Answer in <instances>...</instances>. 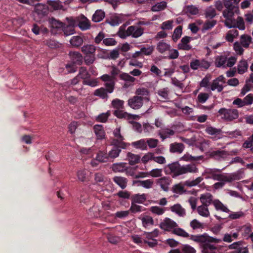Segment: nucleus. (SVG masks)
I'll return each mask as SVG.
<instances>
[{
    "label": "nucleus",
    "instance_id": "nucleus-1",
    "mask_svg": "<svg viewBox=\"0 0 253 253\" xmlns=\"http://www.w3.org/2000/svg\"><path fill=\"white\" fill-rule=\"evenodd\" d=\"M241 0H227L224 2L226 9L223 12V16L226 18L224 24L229 28H238L241 30L245 29L244 19L241 16H238L236 19L233 17L235 13L238 14L239 8L236 4Z\"/></svg>",
    "mask_w": 253,
    "mask_h": 253
},
{
    "label": "nucleus",
    "instance_id": "nucleus-2",
    "mask_svg": "<svg viewBox=\"0 0 253 253\" xmlns=\"http://www.w3.org/2000/svg\"><path fill=\"white\" fill-rule=\"evenodd\" d=\"M164 171L166 174L171 175L173 178H175L188 173H197L198 169L193 164L181 165L178 162H175L166 166Z\"/></svg>",
    "mask_w": 253,
    "mask_h": 253
},
{
    "label": "nucleus",
    "instance_id": "nucleus-3",
    "mask_svg": "<svg viewBox=\"0 0 253 253\" xmlns=\"http://www.w3.org/2000/svg\"><path fill=\"white\" fill-rule=\"evenodd\" d=\"M144 30V28L141 27L134 25L129 26L126 30L125 26L123 25L120 27L118 32V35L121 38L123 39L129 36L134 38H138L143 34Z\"/></svg>",
    "mask_w": 253,
    "mask_h": 253
},
{
    "label": "nucleus",
    "instance_id": "nucleus-4",
    "mask_svg": "<svg viewBox=\"0 0 253 253\" xmlns=\"http://www.w3.org/2000/svg\"><path fill=\"white\" fill-rule=\"evenodd\" d=\"M129 145V143L126 142L120 143L118 140H112L111 142L112 148L108 153L109 158L114 159L118 157L121 152V149H126Z\"/></svg>",
    "mask_w": 253,
    "mask_h": 253
},
{
    "label": "nucleus",
    "instance_id": "nucleus-5",
    "mask_svg": "<svg viewBox=\"0 0 253 253\" xmlns=\"http://www.w3.org/2000/svg\"><path fill=\"white\" fill-rule=\"evenodd\" d=\"M190 240L195 242H210L219 243L221 242L220 239H217L209 236L207 233L202 235H193L190 236Z\"/></svg>",
    "mask_w": 253,
    "mask_h": 253
},
{
    "label": "nucleus",
    "instance_id": "nucleus-6",
    "mask_svg": "<svg viewBox=\"0 0 253 253\" xmlns=\"http://www.w3.org/2000/svg\"><path fill=\"white\" fill-rule=\"evenodd\" d=\"M220 115H223L224 118L229 121H231L238 117V111L235 109H227L225 108H221L218 111Z\"/></svg>",
    "mask_w": 253,
    "mask_h": 253
},
{
    "label": "nucleus",
    "instance_id": "nucleus-7",
    "mask_svg": "<svg viewBox=\"0 0 253 253\" xmlns=\"http://www.w3.org/2000/svg\"><path fill=\"white\" fill-rule=\"evenodd\" d=\"M48 13V10L45 5L38 3L35 5L33 12L34 16L35 18L38 17L39 19H41L46 16Z\"/></svg>",
    "mask_w": 253,
    "mask_h": 253
},
{
    "label": "nucleus",
    "instance_id": "nucleus-8",
    "mask_svg": "<svg viewBox=\"0 0 253 253\" xmlns=\"http://www.w3.org/2000/svg\"><path fill=\"white\" fill-rule=\"evenodd\" d=\"M243 243V241H240L230 245L229 246V249L235 250L230 253H248L249 251L248 248L242 247Z\"/></svg>",
    "mask_w": 253,
    "mask_h": 253
},
{
    "label": "nucleus",
    "instance_id": "nucleus-9",
    "mask_svg": "<svg viewBox=\"0 0 253 253\" xmlns=\"http://www.w3.org/2000/svg\"><path fill=\"white\" fill-rule=\"evenodd\" d=\"M143 104L142 99L138 96L135 95L129 98L128 100V105L133 109H138L140 108Z\"/></svg>",
    "mask_w": 253,
    "mask_h": 253
},
{
    "label": "nucleus",
    "instance_id": "nucleus-10",
    "mask_svg": "<svg viewBox=\"0 0 253 253\" xmlns=\"http://www.w3.org/2000/svg\"><path fill=\"white\" fill-rule=\"evenodd\" d=\"M178 224L171 219L166 217L160 224V227L165 230L169 231L172 229L176 228Z\"/></svg>",
    "mask_w": 253,
    "mask_h": 253
},
{
    "label": "nucleus",
    "instance_id": "nucleus-11",
    "mask_svg": "<svg viewBox=\"0 0 253 253\" xmlns=\"http://www.w3.org/2000/svg\"><path fill=\"white\" fill-rule=\"evenodd\" d=\"M113 114L119 119H125L127 120L135 119V116L124 111V109L115 110L113 112Z\"/></svg>",
    "mask_w": 253,
    "mask_h": 253
},
{
    "label": "nucleus",
    "instance_id": "nucleus-12",
    "mask_svg": "<svg viewBox=\"0 0 253 253\" xmlns=\"http://www.w3.org/2000/svg\"><path fill=\"white\" fill-rule=\"evenodd\" d=\"M69 56L71 62L77 65H80L83 62V57L81 53L76 51H70Z\"/></svg>",
    "mask_w": 253,
    "mask_h": 253
},
{
    "label": "nucleus",
    "instance_id": "nucleus-13",
    "mask_svg": "<svg viewBox=\"0 0 253 253\" xmlns=\"http://www.w3.org/2000/svg\"><path fill=\"white\" fill-rule=\"evenodd\" d=\"M191 38L188 36H185L181 40V43L178 44V48L179 49L184 50H189L192 48V46L188 44Z\"/></svg>",
    "mask_w": 253,
    "mask_h": 253
},
{
    "label": "nucleus",
    "instance_id": "nucleus-14",
    "mask_svg": "<svg viewBox=\"0 0 253 253\" xmlns=\"http://www.w3.org/2000/svg\"><path fill=\"white\" fill-rule=\"evenodd\" d=\"M135 94L136 96L140 97L143 101H149L150 100L149 97L150 91L147 88L144 87L139 88L136 90Z\"/></svg>",
    "mask_w": 253,
    "mask_h": 253
},
{
    "label": "nucleus",
    "instance_id": "nucleus-15",
    "mask_svg": "<svg viewBox=\"0 0 253 253\" xmlns=\"http://www.w3.org/2000/svg\"><path fill=\"white\" fill-rule=\"evenodd\" d=\"M170 47L171 46L169 44L166 42L164 40H162L157 44L156 49L159 52L164 54L170 49Z\"/></svg>",
    "mask_w": 253,
    "mask_h": 253
},
{
    "label": "nucleus",
    "instance_id": "nucleus-16",
    "mask_svg": "<svg viewBox=\"0 0 253 253\" xmlns=\"http://www.w3.org/2000/svg\"><path fill=\"white\" fill-rule=\"evenodd\" d=\"M112 179L114 182L122 189H124L126 187L128 182V180L126 178L121 176H115Z\"/></svg>",
    "mask_w": 253,
    "mask_h": 253
},
{
    "label": "nucleus",
    "instance_id": "nucleus-17",
    "mask_svg": "<svg viewBox=\"0 0 253 253\" xmlns=\"http://www.w3.org/2000/svg\"><path fill=\"white\" fill-rule=\"evenodd\" d=\"M200 200L202 205L208 207L212 203H213V197L210 193H206L201 195Z\"/></svg>",
    "mask_w": 253,
    "mask_h": 253
},
{
    "label": "nucleus",
    "instance_id": "nucleus-18",
    "mask_svg": "<svg viewBox=\"0 0 253 253\" xmlns=\"http://www.w3.org/2000/svg\"><path fill=\"white\" fill-rule=\"evenodd\" d=\"M170 211L179 216L184 217L186 215L185 210L179 204H176L170 208Z\"/></svg>",
    "mask_w": 253,
    "mask_h": 253
},
{
    "label": "nucleus",
    "instance_id": "nucleus-19",
    "mask_svg": "<svg viewBox=\"0 0 253 253\" xmlns=\"http://www.w3.org/2000/svg\"><path fill=\"white\" fill-rule=\"evenodd\" d=\"M210 156L211 158L216 160H220L224 159L227 156V152L224 150H217L212 151L210 153Z\"/></svg>",
    "mask_w": 253,
    "mask_h": 253
},
{
    "label": "nucleus",
    "instance_id": "nucleus-20",
    "mask_svg": "<svg viewBox=\"0 0 253 253\" xmlns=\"http://www.w3.org/2000/svg\"><path fill=\"white\" fill-rule=\"evenodd\" d=\"M78 26L82 30H86L90 28V23L86 17L82 15L79 21Z\"/></svg>",
    "mask_w": 253,
    "mask_h": 253
},
{
    "label": "nucleus",
    "instance_id": "nucleus-21",
    "mask_svg": "<svg viewBox=\"0 0 253 253\" xmlns=\"http://www.w3.org/2000/svg\"><path fill=\"white\" fill-rule=\"evenodd\" d=\"M184 148V145L182 143H173L170 144L169 151L171 153H181Z\"/></svg>",
    "mask_w": 253,
    "mask_h": 253
},
{
    "label": "nucleus",
    "instance_id": "nucleus-22",
    "mask_svg": "<svg viewBox=\"0 0 253 253\" xmlns=\"http://www.w3.org/2000/svg\"><path fill=\"white\" fill-rule=\"evenodd\" d=\"M65 36H69L75 33V26L73 22L68 24L64 23L62 31Z\"/></svg>",
    "mask_w": 253,
    "mask_h": 253
},
{
    "label": "nucleus",
    "instance_id": "nucleus-23",
    "mask_svg": "<svg viewBox=\"0 0 253 253\" xmlns=\"http://www.w3.org/2000/svg\"><path fill=\"white\" fill-rule=\"evenodd\" d=\"M147 195L145 194H136L132 195L130 197L131 202L138 204H143L147 199Z\"/></svg>",
    "mask_w": 253,
    "mask_h": 253
},
{
    "label": "nucleus",
    "instance_id": "nucleus-24",
    "mask_svg": "<svg viewBox=\"0 0 253 253\" xmlns=\"http://www.w3.org/2000/svg\"><path fill=\"white\" fill-rule=\"evenodd\" d=\"M93 130L98 139L104 138L105 133L102 126L96 125L93 126Z\"/></svg>",
    "mask_w": 253,
    "mask_h": 253
},
{
    "label": "nucleus",
    "instance_id": "nucleus-25",
    "mask_svg": "<svg viewBox=\"0 0 253 253\" xmlns=\"http://www.w3.org/2000/svg\"><path fill=\"white\" fill-rule=\"evenodd\" d=\"M131 145L134 148L139 149L141 150H146L147 149L146 139H141L139 140L133 142L131 143Z\"/></svg>",
    "mask_w": 253,
    "mask_h": 253
},
{
    "label": "nucleus",
    "instance_id": "nucleus-26",
    "mask_svg": "<svg viewBox=\"0 0 253 253\" xmlns=\"http://www.w3.org/2000/svg\"><path fill=\"white\" fill-rule=\"evenodd\" d=\"M154 182L152 179H147L145 180H134L133 184H137L138 186H142L146 189H149L152 187Z\"/></svg>",
    "mask_w": 253,
    "mask_h": 253
},
{
    "label": "nucleus",
    "instance_id": "nucleus-27",
    "mask_svg": "<svg viewBox=\"0 0 253 253\" xmlns=\"http://www.w3.org/2000/svg\"><path fill=\"white\" fill-rule=\"evenodd\" d=\"M127 164L125 163H116L112 165V170L115 172H122L126 170Z\"/></svg>",
    "mask_w": 253,
    "mask_h": 253
},
{
    "label": "nucleus",
    "instance_id": "nucleus-28",
    "mask_svg": "<svg viewBox=\"0 0 253 253\" xmlns=\"http://www.w3.org/2000/svg\"><path fill=\"white\" fill-rule=\"evenodd\" d=\"M105 15V12L101 9H98L95 11L92 17V20L94 22H99L102 21Z\"/></svg>",
    "mask_w": 253,
    "mask_h": 253
},
{
    "label": "nucleus",
    "instance_id": "nucleus-29",
    "mask_svg": "<svg viewBox=\"0 0 253 253\" xmlns=\"http://www.w3.org/2000/svg\"><path fill=\"white\" fill-rule=\"evenodd\" d=\"M108 154L104 151H99L96 155V160L98 162L104 163L109 160Z\"/></svg>",
    "mask_w": 253,
    "mask_h": 253
},
{
    "label": "nucleus",
    "instance_id": "nucleus-30",
    "mask_svg": "<svg viewBox=\"0 0 253 253\" xmlns=\"http://www.w3.org/2000/svg\"><path fill=\"white\" fill-rule=\"evenodd\" d=\"M197 211L199 215L205 217H209L210 214L208 207L203 205L198 206Z\"/></svg>",
    "mask_w": 253,
    "mask_h": 253
},
{
    "label": "nucleus",
    "instance_id": "nucleus-31",
    "mask_svg": "<svg viewBox=\"0 0 253 253\" xmlns=\"http://www.w3.org/2000/svg\"><path fill=\"white\" fill-rule=\"evenodd\" d=\"M51 27L53 29H56L57 32H61L62 31L64 23L56 20L54 18H52L50 22Z\"/></svg>",
    "mask_w": 253,
    "mask_h": 253
},
{
    "label": "nucleus",
    "instance_id": "nucleus-32",
    "mask_svg": "<svg viewBox=\"0 0 253 253\" xmlns=\"http://www.w3.org/2000/svg\"><path fill=\"white\" fill-rule=\"evenodd\" d=\"M127 157L130 165H134L138 164L140 160V157L139 155L132 154L130 152L127 153Z\"/></svg>",
    "mask_w": 253,
    "mask_h": 253
},
{
    "label": "nucleus",
    "instance_id": "nucleus-33",
    "mask_svg": "<svg viewBox=\"0 0 253 253\" xmlns=\"http://www.w3.org/2000/svg\"><path fill=\"white\" fill-rule=\"evenodd\" d=\"M227 57L223 55L218 56L215 58V66L216 67L226 68Z\"/></svg>",
    "mask_w": 253,
    "mask_h": 253
},
{
    "label": "nucleus",
    "instance_id": "nucleus-34",
    "mask_svg": "<svg viewBox=\"0 0 253 253\" xmlns=\"http://www.w3.org/2000/svg\"><path fill=\"white\" fill-rule=\"evenodd\" d=\"M187 14L196 15L199 13V9L193 5H186L183 9Z\"/></svg>",
    "mask_w": 253,
    "mask_h": 253
},
{
    "label": "nucleus",
    "instance_id": "nucleus-35",
    "mask_svg": "<svg viewBox=\"0 0 253 253\" xmlns=\"http://www.w3.org/2000/svg\"><path fill=\"white\" fill-rule=\"evenodd\" d=\"M84 42L83 38L79 36H73L71 38L70 42L73 46L79 47L81 46Z\"/></svg>",
    "mask_w": 253,
    "mask_h": 253
},
{
    "label": "nucleus",
    "instance_id": "nucleus-36",
    "mask_svg": "<svg viewBox=\"0 0 253 253\" xmlns=\"http://www.w3.org/2000/svg\"><path fill=\"white\" fill-rule=\"evenodd\" d=\"M124 101L118 98H116L112 101L111 105L116 110L124 109Z\"/></svg>",
    "mask_w": 253,
    "mask_h": 253
},
{
    "label": "nucleus",
    "instance_id": "nucleus-37",
    "mask_svg": "<svg viewBox=\"0 0 253 253\" xmlns=\"http://www.w3.org/2000/svg\"><path fill=\"white\" fill-rule=\"evenodd\" d=\"M107 93L108 92L105 88L100 87L95 90L94 95L98 96L102 99H107L108 97Z\"/></svg>",
    "mask_w": 253,
    "mask_h": 253
},
{
    "label": "nucleus",
    "instance_id": "nucleus-38",
    "mask_svg": "<svg viewBox=\"0 0 253 253\" xmlns=\"http://www.w3.org/2000/svg\"><path fill=\"white\" fill-rule=\"evenodd\" d=\"M216 23L217 21L215 20H206L203 25L202 32H204L212 29Z\"/></svg>",
    "mask_w": 253,
    "mask_h": 253
},
{
    "label": "nucleus",
    "instance_id": "nucleus-39",
    "mask_svg": "<svg viewBox=\"0 0 253 253\" xmlns=\"http://www.w3.org/2000/svg\"><path fill=\"white\" fill-rule=\"evenodd\" d=\"M213 204L216 210H220L225 212H229L230 210L226 207L219 200H215L213 201Z\"/></svg>",
    "mask_w": 253,
    "mask_h": 253
},
{
    "label": "nucleus",
    "instance_id": "nucleus-40",
    "mask_svg": "<svg viewBox=\"0 0 253 253\" xmlns=\"http://www.w3.org/2000/svg\"><path fill=\"white\" fill-rule=\"evenodd\" d=\"M167 5V3L165 1H162L157 3L151 7V10L153 12L160 11L164 10Z\"/></svg>",
    "mask_w": 253,
    "mask_h": 253
},
{
    "label": "nucleus",
    "instance_id": "nucleus-41",
    "mask_svg": "<svg viewBox=\"0 0 253 253\" xmlns=\"http://www.w3.org/2000/svg\"><path fill=\"white\" fill-rule=\"evenodd\" d=\"M248 64L246 60H242L240 61L238 65V72L240 74H243L246 72L248 69Z\"/></svg>",
    "mask_w": 253,
    "mask_h": 253
},
{
    "label": "nucleus",
    "instance_id": "nucleus-42",
    "mask_svg": "<svg viewBox=\"0 0 253 253\" xmlns=\"http://www.w3.org/2000/svg\"><path fill=\"white\" fill-rule=\"evenodd\" d=\"M174 131L172 129L166 128L163 129L161 132H160L159 134L161 138L163 140L165 139L166 138L170 137L174 135Z\"/></svg>",
    "mask_w": 253,
    "mask_h": 253
},
{
    "label": "nucleus",
    "instance_id": "nucleus-43",
    "mask_svg": "<svg viewBox=\"0 0 253 253\" xmlns=\"http://www.w3.org/2000/svg\"><path fill=\"white\" fill-rule=\"evenodd\" d=\"M158 183L161 186V188L165 191H168L169 190L168 185L169 184V180L166 177H163L158 179Z\"/></svg>",
    "mask_w": 253,
    "mask_h": 253
},
{
    "label": "nucleus",
    "instance_id": "nucleus-44",
    "mask_svg": "<svg viewBox=\"0 0 253 253\" xmlns=\"http://www.w3.org/2000/svg\"><path fill=\"white\" fill-rule=\"evenodd\" d=\"M221 172H216L214 179V180L219 181H231L232 178L231 176H227L224 174L220 173Z\"/></svg>",
    "mask_w": 253,
    "mask_h": 253
},
{
    "label": "nucleus",
    "instance_id": "nucleus-45",
    "mask_svg": "<svg viewBox=\"0 0 253 253\" xmlns=\"http://www.w3.org/2000/svg\"><path fill=\"white\" fill-rule=\"evenodd\" d=\"M252 38L250 36L247 35H243L241 37V43L242 45L247 48L249 47Z\"/></svg>",
    "mask_w": 253,
    "mask_h": 253
},
{
    "label": "nucleus",
    "instance_id": "nucleus-46",
    "mask_svg": "<svg viewBox=\"0 0 253 253\" xmlns=\"http://www.w3.org/2000/svg\"><path fill=\"white\" fill-rule=\"evenodd\" d=\"M95 50V47L90 44L84 45L82 47V51L86 55L94 54Z\"/></svg>",
    "mask_w": 253,
    "mask_h": 253
},
{
    "label": "nucleus",
    "instance_id": "nucleus-47",
    "mask_svg": "<svg viewBox=\"0 0 253 253\" xmlns=\"http://www.w3.org/2000/svg\"><path fill=\"white\" fill-rule=\"evenodd\" d=\"M190 227L194 230L201 229L204 228V224L200 222L196 219L192 220L190 223Z\"/></svg>",
    "mask_w": 253,
    "mask_h": 253
},
{
    "label": "nucleus",
    "instance_id": "nucleus-48",
    "mask_svg": "<svg viewBox=\"0 0 253 253\" xmlns=\"http://www.w3.org/2000/svg\"><path fill=\"white\" fill-rule=\"evenodd\" d=\"M182 26H178L174 29L172 36V39L173 42H176L180 38L182 35Z\"/></svg>",
    "mask_w": 253,
    "mask_h": 253
},
{
    "label": "nucleus",
    "instance_id": "nucleus-49",
    "mask_svg": "<svg viewBox=\"0 0 253 253\" xmlns=\"http://www.w3.org/2000/svg\"><path fill=\"white\" fill-rule=\"evenodd\" d=\"M198 243L202 244V247L203 248V252L204 253L207 252L210 250L211 251H214L216 249V247L213 245L211 244L210 242H197Z\"/></svg>",
    "mask_w": 253,
    "mask_h": 253
},
{
    "label": "nucleus",
    "instance_id": "nucleus-50",
    "mask_svg": "<svg viewBox=\"0 0 253 253\" xmlns=\"http://www.w3.org/2000/svg\"><path fill=\"white\" fill-rule=\"evenodd\" d=\"M113 134L115 136V138L113 140H118L120 143L125 142L124 141V137L121 134V127H117L115 128L113 131Z\"/></svg>",
    "mask_w": 253,
    "mask_h": 253
},
{
    "label": "nucleus",
    "instance_id": "nucleus-51",
    "mask_svg": "<svg viewBox=\"0 0 253 253\" xmlns=\"http://www.w3.org/2000/svg\"><path fill=\"white\" fill-rule=\"evenodd\" d=\"M172 233L175 235L185 238L189 237L190 238V236L191 235H190L184 229L180 228H176L173 229L172 230Z\"/></svg>",
    "mask_w": 253,
    "mask_h": 253
},
{
    "label": "nucleus",
    "instance_id": "nucleus-52",
    "mask_svg": "<svg viewBox=\"0 0 253 253\" xmlns=\"http://www.w3.org/2000/svg\"><path fill=\"white\" fill-rule=\"evenodd\" d=\"M78 76L84 80L86 78H90V75L87 71L86 68L84 67H81L79 69V73Z\"/></svg>",
    "mask_w": 253,
    "mask_h": 253
},
{
    "label": "nucleus",
    "instance_id": "nucleus-53",
    "mask_svg": "<svg viewBox=\"0 0 253 253\" xmlns=\"http://www.w3.org/2000/svg\"><path fill=\"white\" fill-rule=\"evenodd\" d=\"M216 14V10L214 8L210 7L205 10V15L206 18L212 19Z\"/></svg>",
    "mask_w": 253,
    "mask_h": 253
},
{
    "label": "nucleus",
    "instance_id": "nucleus-54",
    "mask_svg": "<svg viewBox=\"0 0 253 253\" xmlns=\"http://www.w3.org/2000/svg\"><path fill=\"white\" fill-rule=\"evenodd\" d=\"M123 21L122 16L121 15H116L112 17L109 22V24L113 26L119 25Z\"/></svg>",
    "mask_w": 253,
    "mask_h": 253
},
{
    "label": "nucleus",
    "instance_id": "nucleus-55",
    "mask_svg": "<svg viewBox=\"0 0 253 253\" xmlns=\"http://www.w3.org/2000/svg\"><path fill=\"white\" fill-rule=\"evenodd\" d=\"M221 170L217 169H208L205 170V173L208 175L207 177L214 179L216 172H221Z\"/></svg>",
    "mask_w": 253,
    "mask_h": 253
},
{
    "label": "nucleus",
    "instance_id": "nucleus-56",
    "mask_svg": "<svg viewBox=\"0 0 253 253\" xmlns=\"http://www.w3.org/2000/svg\"><path fill=\"white\" fill-rule=\"evenodd\" d=\"M141 220L143 226L145 228L147 227L149 225H153L154 223L152 217L149 216L143 217Z\"/></svg>",
    "mask_w": 253,
    "mask_h": 253
},
{
    "label": "nucleus",
    "instance_id": "nucleus-57",
    "mask_svg": "<svg viewBox=\"0 0 253 253\" xmlns=\"http://www.w3.org/2000/svg\"><path fill=\"white\" fill-rule=\"evenodd\" d=\"M169 89L168 87L164 88L163 89L158 90V94L161 97V98L165 100L169 99Z\"/></svg>",
    "mask_w": 253,
    "mask_h": 253
},
{
    "label": "nucleus",
    "instance_id": "nucleus-58",
    "mask_svg": "<svg viewBox=\"0 0 253 253\" xmlns=\"http://www.w3.org/2000/svg\"><path fill=\"white\" fill-rule=\"evenodd\" d=\"M205 131L208 134L212 135L215 134H219L222 131L221 129L216 128L211 126H209L207 127V128L205 129Z\"/></svg>",
    "mask_w": 253,
    "mask_h": 253
},
{
    "label": "nucleus",
    "instance_id": "nucleus-59",
    "mask_svg": "<svg viewBox=\"0 0 253 253\" xmlns=\"http://www.w3.org/2000/svg\"><path fill=\"white\" fill-rule=\"evenodd\" d=\"M144 210V208L142 206L137 205L135 204V203L131 202L129 211H131L132 213L140 212L143 211Z\"/></svg>",
    "mask_w": 253,
    "mask_h": 253
},
{
    "label": "nucleus",
    "instance_id": "nucleus-60",
    "mask_svg": "<svg viewBox=\"0 0 253 253\" xmlns=\"http://www.w3.org/2000/svg\"><path fill=\"white\" fill-rule=\"evenodd\" d=\"M119 77L121 80H124L128 83H133L135 81V79L134 77L127 73H122L120 75Z\"/></svg>",
    "mask_w": 253,
    "mask_h": 253
},
{
    "label": "nucleus",
    "instance_id": "nucleus-61",
    "mask_svg": "<svg viewBox=\"0 0 253 253\" xmlns=\"http://www.w3.org/2000/svg\"><path fill=\"white\" fill-rule=\"evenodd\" d=\"M44 44L47 45L50 48H56L59 47V43L53 40H46L43 42Z\"/></svg>",
    "mask_w": 253,
    "mask_h": 253
},
{
    "label": "nucleus",
    "instance_id": "nucleus-62",
    "mask_svg": "<svg viewBox=\"0 0 253 253\" xmlns=\"http://www.w3.org/2000/svg\"><path fill=\"white\" fill-rule=\"evenodd\" d=\"M168 52L169 55L166 57L169 59H176L179 56V52L178 50L173 48H171V47L170 48V49L169 50Z\"/></svg>",
    "mask_w": 253,
    "mask_h": 253
},
{
    "label": "nucleus",
    "instance_id": "nucleus-63",
    "mask_svg": "<svg viewBox=\"0 0 253 253\" xmlns=\"http://www.w3.org/2000/svg\"><path fill=\"white\" fill-rule=\"evenodd\" d=\"M48 3L54 10L60 9L62 7V5L59 0H48Z\"/></svg>",
    "mask_w": 253,
    "mask_h": 253
},
{
    "label": "nucleus",
    "instance_id": "nucleus-64",
    "mask_svg": "<svg viewBox=\"0 0 253 253\" xmlns=\"http://www.w3.org/2000/svg\"><path fill=\"white\" fill-rule=\"evenodd\" d=\"M183 253H196L195 249L189 245H182L181 248Z\"/></svg>",
    "mask_w": 253,
    "mask_h": 253
}]
</instances>
